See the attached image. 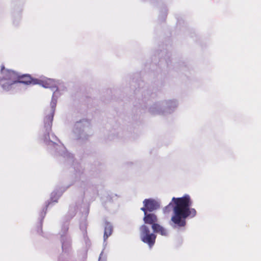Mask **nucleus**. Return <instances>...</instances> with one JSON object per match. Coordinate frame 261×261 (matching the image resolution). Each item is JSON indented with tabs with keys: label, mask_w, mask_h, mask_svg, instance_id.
<instances>
[{
	"label": "nucleus",
	"mask_w": 261,
	"mask_h": 261,
	"mask_svg": "<svg viewBox=\"0 0 261 261\" xmlns=\"http://www.w3.org/2000/svg\"><path fill=\"white\" fill-rule=\"evenodd\" d=\"M17 83H19V84H17V89H21L24 85L29 84H39L44 88H50L53 90L56 89V91L53 94L50 104V110L44 119V128L45 129V133L42 137V139L51 151L55 152L56 155H61L67 159H72V155L66 151V148L59 142L57 137L54 134H51V136L49 135V132L51 129L52 121L57 105V99L61 94V93H59V91L60 90H64L66 89V87L62 85L59 81H55L50 79H44L43 80L33 79L28 75H24L20 76L18 74Z\"/></svg>",
	"instance_id": "1"
},
{
	"label": "nucleus",
	"mask_w": 261,
	"mask_h": 261,
	"mask_svg": "<svg viewBox=\"0 0 261 261\" xmlns=\"http://www.w3.org/2000/svg\"><path fill=\"white\" fill-rule=\"evenodd\" d=\"M192 203L190 196L185 195L180 198H172V201L164 208V213L169 212L173 208V215L171 220L174 227L185 226L187 217L193 218L196 216V210L190 207Z\"/></svg>",
	"instance_id": "2"
},
{
	"label": "nucleus",
	"mask_w": 261,
	"mask_h": 261,
	"mask_svg": "<svg viewBox=\"0 0 261 261\" xmlns=\"http://www.w3.org/2000/svg\"><path fill=\"white\" fill-rule=\"evenodd\" d=\"M3 77L0 80V85L4 91H10L17 89V79L18 74L13 70L5 69L4 66L1 67Z\"/></svg>",
	"instance_id": "3"
},
{
	"label": "nucleus",
	"mask_w": 261,
	"mask_h": 261,
	"mask_svg": "<svg viewBox=\"0 0 261 261\" xmlns=\"http://www.w3.org/2000/svg\"><path fill=\"white\" fill-rule=\"evenodd\" d=\"M176 100H169L153 103L149 108V112L153 115H167L172 113L177 107Z\"/></svg>",
	"instance_id": "4"
},
{
	"label": "nucleus",
	"mask_w": 261,
	"mask_h": 261,
	"mask_svg": "<svg viewBox=\"0 0 261 261\" xmlns=\"http://www.w3.org/2000/svg\"><path fill=\"white\" fill-rule=\"evenodd\" d=\"M141 241L151 248L155 243L156 235L151 232L149 228L146 225H142L140 228Z\"/></svg>",
	"instance_id": "5"
},
{
	"label": "nucleus",
	"mask_w": 261,
	"mask_h": 261,
	"mask_svg": "<svg viewBox=\"0 0 261 261\" xmlns=\"http://www.w3.org/2000/svg\"><path fill=\"white\" fill-rule=\"evenodd\" d=\"M88 123L86 121L83 120L76 122L74 125L73 133L74 138L76 140H85L88 138V136L85 133V126Z\"/></svg>",
	"instance_id": "6"
},
{
	"label": "nucleus",
	"mask_w": 261,
	"mask_h": 261,
	"mask_svg": "<svg viewBox=\"0 0 261 261\" xmlns=\"http://www.w3.org/2000/svg\"><path fill=\"white\" fill-rule=\"evenodd\" d=\"M143 205L144 206L141 208L143 212H152L160 206V202L153 199H145L143 201Z\"/></svg>",
	"instance_id": "7"
},
{
	"label": "nucleus",
	"mask_w": 261,
	"mask_h": 261,
	"mask_svg": "<svg viewBox=\"0 0 261 261\" xmlns=\"http://www.w3.org/2000/svg\"><path fill=\"white\" fill-rule=\"evenodd\" d=\"M68 229V224L66 223L62 227V230L60 232L61 242L62 244V249L63 251H66L69 248L70 245V238L66 236Z\"/></svg>",
	"instance_id": "8"
},
{
	"label": "nucleus",
	"mask_w": 261,
	"mask_h": 261,
	"mask_svg": "<svg viewBox=\"0 0 261 261\" xmlns=\"http://www.w3.org/2000/svg\"><path fill=\"white\" fill-rule=\"evenodd\" d=\"M144 213V217L143 218V221L145 223L151 224L152 226L154 224H157L158 218L156 216L151 213H148V212H143Z\"/></svg>",
	"instance_id": "9"
},
{
	"label": "nucleus",
	"mask_w": 261,
	"mask_h": 261,
	"mask_svg": "<svg viewBox=\"0 0 261 261\" xmlns=\"http://www.w3.org/2000/svg\"><path fill=\"white\" fill-rule=\"evenodd\" d=\"M151 227L154 233H159L162 236L165 237L168 236V230L159 224H154L151 226Z\"/></svg>",
	"instance_id": "10"
},
{
	"label": "nucleus",
	"mask_w": 261,
	"mask_h": 261,
	"mask_svg": "<svg viewBox=\"0 0 261 261\" xmlns=\"http://www.w3.org/2000/svg\"><path fill=\"white\" fill-rule=\"evenodd\" d=\"M113 227L111 224L106 222L105 227V232L103 236L104 242H106L108 238L112 234Z\"/></svg>",
	"instance_id": "11"
},
{
	"label": "nucleus",
	"mask_w": 261,
	"mask_h": 261,
	"mask_svg": "<svg viewBox=\"0 0 261 261\" xmlns=\"http://www.w3.org/2000/svg\"><path fill=\"white\" fill-rule=\"evenodd\" d=\"M62 194V192H56L54 191L51 194L50 196V202H49L48 204L46 205V207L48 206L51 202H57L58 198L60 197Z\"/></svg>",
	"instance_id": "12"
},
{
	"label": "nucleus",
	"mask_w": 261,
	"mask_h": 261,
	"mask_svg": "<svg viewBox=\"0 0 261 261\" xmlns=\"http://www.w3.org/2000/svg\"><path fill=\"white\" fill-rule=\"evenodd\" d=\"M77 211V205L75 204H71L69 207V210L68 213V216L69 217V219H71L73 217Z\"/></svg>",
	"instance_id": "13"
},
{
	"label": "nucleus",
	"mask_w": 261,
	"mask_h": 261,
	"mask_svg": "<svg viewBox=\"0 0 261 261\" xmlns=\"http://www.w3.org/2000/svg\"><path fill=\"white\" fill-rule=\"evenodd\" d=\"M80 229L83 232V236L86 239V228H87V223L86 221H83L80 223Z\"/></svg>",
	"instance_id": "14"
},
{
	"label": "nucleus",
	"mask_w": 261,
	"mask_h": 261,
	"mask_svg": "<svg viewBox=\"0 0 261 261\" xmlns=\"http://www.w3.org/2000/svg\"><path fill=\"white\" fill-rule=\"evenodd\" d=\"M46 212L44 211V208L42 212H41L40 216L41 217V221H42L43 219L45 217Z\"/></svg>",
	"instance_id": "15"
},
{
	"label": "nucleus",
	"mask_w": 261,
	"mask_h": 261,
	"mask_svg": "<svg viewBox=\"0 0 261 261\" xmlns=\"http://www.w3.org/2000/svg\"><path fill=\"white\" fill-rule=\"evenodd\" d=\"M102 255V252L100 254L98 261H101Z\"/></svg>",
	"instance_id": "16"
}]
</instances>
